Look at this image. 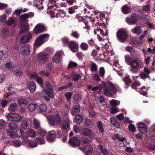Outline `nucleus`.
Here are the masks:
<instances>
[{"mask_svg": "<svg viewBox=\"0 0 155 155\" xmlns=\"http://www.w3.org/2000/svg\"><path fill=\"white\" fill-rule=\"evenodd\" d=\"M109 47L107 48V51H108L107 53V55H109L108 57H107L108 58L107 60V62L108 63L111 65L112 66L114 70L117 72L120 71L121 69V67L118 64L117 61H115L114 54L112 53V49L110 50L109 49Z\"/></svg>", "mask_w": 155, "mask_h": 155, "instance_id": "f257e3e1", "label": "nucleus"}, {"mask_svg": "<svg viewBox=\"0 0 155 155\" xmlns=\"http://www.w3.org/2000/svg\"><path fill=\"white\" fill-rule=\"evenodd\" d=\"M120 89L117 85L107 80V96L112 97L118 91L120 90Z\"/></svg>", "mask_w": 155, "mask_h": 155, "instance_id": "f03ea898", "label": "nucleus"}, {"mask_svg": "<svg viewBox=\"0 0 155 155\" xmlns=\"http://www.w3.org/2000/svg\"><path fill=\"white\" fill-rule=\"evenodd\" d=\"M49 38V35L48 34H43L38 37L34 43V49H36L47 41Z\"/></svg>", "mask_w": 155, "mask_h": 155, "instance_id": "7ed1b4c3", "label": "nucleus"}, {"mask_svg": "<svg viewBox=\"0 0 155 155\" xmlns=\"http://www.w3.org/2000/svg\"><path fill=\"white\" fill-rule=\"evenodd\" d=\"M130 66L131 72L133 73H136L138 72L140 69L143 67V64L138 58H135Z\"/></svg>", "mask_w": 155, "mask_h": 155, "instance_id": "20e7f679", "label": "nucleus"}, {"mask_svg": "<svg viewBox=\"0 0 155 155\" xmlns=\"http://www.w3.org/2000/svg\"><path fill=\"white\" fill-rule=\"evenodd\" d=\"M94 34L97 35L98 38L100 41H104L106 38H104V37L107 35V29L106 28L98 30L95 29L94 31Z\"/></svg>", "mask_w": 155, "mask_h": 155, "instance_id": "39448f33", "label": "nucleus"}, {"mask_svg": "<svg viewBox=\"0 0 155 155\" xmlns=\"http://www.w3.org/2000/svg\"><path fill=\"white\" fill-rule=\"evenodd\" d=\"M51 118L49 120V124L52 126H54L55 124L59 125L61 123V116L59 114H56L53 117H51Z\"/></svg>", "mask_w": 155, "mask_h": 155, "instance_id": "423d86ee", "label": "nucleus"}, {"mask_svg": "<svg viewBox=\"0 0 155 155\" xmlns=\"http://www.w3.org/2000/svg\"><path fill=\"white\" fill-rule=\"evenodd\" d=\"M117 37L120 42L124 43L125 42L128 36L126 32L124 30L122 29L117 31Z\"/></svg>", "mask_w": 155, "mask_h": 155, "instance_id": "0eeeda50", "label": "nucleus"}, {"mask_svg": "<svg viewBox=\"0 0 155 155\" xmlns=\"http://www.w3.org/2000/svg\"><path fill=\"white\" fill-rule=\"evenodd\" d=\"M45 85L46 87V90H44V92L51 98H53V91L52 86L51 84L48 82L47 81L45 83Z\"/></svg>", "mask_w": 155, "mask_h": 155, "instance_id": "6e6552de", "label": "nucleus"}, {"mask_svg": "<svg viewBox=\"0 0 155 155\" xmlns=\"http://www.w3.org/2000/svg\"><path fill=\"white\" fill-rule=\"evenodd\" d=\"M49 55L47 54L43 53H39L37 56V61L40 63H44L49 58Z\"/></svg>", "mask_w": 155, "mask_h": 155, "instance_id": "1a4fd4ad", "label": "nucleus"}, {"mask_svg": "<svg viewBox=\"0 0 155 155\" xmlns=\"http://www.w3.org/2000/svg\"><path fill=\"white\" fill-rule=\"evenodd\" d=\"M81 133L82 135L88 137L91 139H94L95 138L94 133L92 132L90 129L88 128H85L83 129Z\"/></svg>", "mask_w": 155, "mask_h": 155, "instance_id": "9d476101", "label": "nucleus"}, {"mask_svg": "<svg viewBox=\"0 0 155 155\" xmlns=\"http://www.w3.org/2000/svg\"><path fill=\"white\" fill-rule=\"evenodd\" d=\"M45 27L42 24H38L36 25L33 29V33L35 34H38V33L45 31Z\"/></svg>", "mask_w": 155, "mask_h": 155, "instance_id": "9b49d317", "label": "nucleus"}, {"mask_svg": "<svg viewBox=\"0 0 155 155\" xmlns=\"http://www.w3.org/2000/svg\"><path fill=\"white\" fill-rule=\"evenodd\" d=\"M21 53L22 55H28L30 53V46L25 44L21 49Z\"/></svg>", "mask_w": 155, "mask_h": 155, "instance_id": "f8f14e48", "label": "nucleus"}, {"mask_svg": "<svg viewBox=\"0 0 155 155\" xmlns=\"http://www.w3.org/2000/svg\"><path fill=\"white\" fill-rule=\"evenodd\" d=\"M68 47L73 52H76L78 51V45L73 41H71L68 42Z\"/></svg>", "mask_w": 155, "mask_h": 155, "instance_id": "ddd939ff", "label": "nucleus"}, {"mask_svg": "<svg viewBox=\"0 0 155 155\" xmlns=\"http://www.w3.org/2000/svg\"><path fill=\"white\" fill-rule=\"evenodd\" d=\"M69 142L70 144L73 147L79 146L81 143L80 139L75 137L71 138L69 140Z\"/></svg>", "mask_w": 155, "mask_h": 155, "instance_id": "4468645a", "label": "nucleus"}, {"mask_svg": "<svg viewBox=\"0 0 155 155\" xmlns=\"http://www.w3.org/2000/svg\"><path fill=\"white\" fill-rule=\"evenodd\" d=\"M79 149L83 151L86 155H89L93 151L92 146L90 145H87L84 147H79Z\"/></svg>", "mask_w": 155, "mask_h": 155, "instance_id": "2eb2a0df", "label": "nucleus"}, {"mask_svg": "<svg viewBox=\"0 0 155 155\" xmlns=\"http://www.w3.org/2000/svg\"><path fill=\"white\" fill-rule=\"evenodd\" d=\"M26 85L31 92L33 93L35 91L36 86L34 82L28 81L26 83Z\"/></svg>", "mask_w": 155, "mask_h": 155, "instance_id": "dca6fc26", "label": "nucleus"}, {"mask_svg": "<svg viewBox=\"0 0 155 155\" xmlns=\"http://www.w3.org/2000/svg\"><path fill=\"white\" fill-rule=\"evenodd\" d=\"M32 37V35L30 33H28L26 35L22 36L20 39V42L22 43L28 42Z\"/></svg>", "mask_w": 155, "mask_h": 155, "instance_id": "f3484780", "label": "nucleus"}, {"mask_svg": "<svg viewBox=\"0 0 155 155\" xmlns=\"http://www.w3.org/2000/svg\"><path fill=\"white\" fill-rule=\"evenodd\" d=\"M55 132L54 130L48 132L47 136V140L49 142H53L55 138Z\"/></svg>", "mask_w": 155, "mask_h": 155, "instance_id": "a211bd4d", "label": "nucleus"}, {"mask_svg": "<svg viewBox=\"0 0 155 155\" xmlns=\"http://www.w3.org/2000/svg\"><path fill=\"white\" fill-rule=\"evenodd\" d=\"M137 17L136 16H131L127 18L126 21L130 25L135 24L137 22Z\"/></svg>", "mask_w": 155, "mask_h": 155, "instance_id": "6ab92c4d", "label": "nucleus"}, {"mask_svg": "<svg viewBox=\"0 0 155 155\" xmlns=\"http://www.w3.org/2000/svg\"><path fill=\"white\" fill-rule=\"evenodd\" d=\"M69 120L67 119L62 123L61 129L62 130H68L70 129Z\"/></svg>", "mask_w": 155, "mask_h": 155, "instance_id": "aec40b11", "label": "nucleus"}, {"mask_svg": "<svg viewBox=\"0 0 155 155\" xmlns=\"http://www.w3.org/2000/svg\"><path fill=\"white\" fill-rule=\"evenodd\" d=\"M61 59V53L60 52H57L53 58V61L55 63H59Z\"/></svg>", "mask_w": 155, "mask_h": 155, "instance_id": "412c9836", "label": "nucleus"}, {"mask_svg": "<svg viewBox=\"0 0 155 155\" xmlns=\"http://www.w3.org/2000/svg\"><path fill=\"white\" fill-rule=\"evenodd\" d=\"M141 31V27L139 26H136L133 29L131 30L132 33L137 35L140 34Z\"/></svg>", "mask_w": 155, "mask_h": 155, "instance_id": "4be33fe9", "label": "nucleus"}, {"mask_svg": "<svg viewBox=\"0 0 155 155\" xmlns=\"http://www.w3.org/2000/svg\"><path fill=\"white\" fill-rule=\"evenodd\" d=\"M94 14L95 15H97L99 16L101 20L104 22V21H107V18L105 17V15L102 12H99L97 11H95L94 12Z\"/></svg>", "mask_w": 155, "mask_h": 155, "instance_id": "5701e85b", "label": "nucleus"}, {"mask_svg": "<svg viewBox=\"0 0 155 155\" xmlns=\"http://www.w3.org/2000/svg\"><path fill=\"white\" fill-rule=\"evenodd\" d=\"M83 121V117L80 114L77 115L74 117V121L78 124H80Z\"/></svg>", "mask_w": 155, "mask_h": 155, "instance_id": "b1692460", "label": "nucleus"}, {"mask_svg": "<svg viewBox=\"0 0 155 155\" xmlns=\"http://www.w3.org/2000/svg\"><path fill=\"white\" fill-rule=\"evenodd\" d=\"M80 108L78 105L74 106L71 111V113L74 115L78 113L80 111Z\"/></svg>", "mask_w": 155, "mask_h": 155, "instance_id": "393cba45", "label": "nucleus"}, {"mask_svg": "<svg viewBox=\"0 0 155 155\" xmlns=\"http://www.w3.org/2000/svg\"><path fill=\"white\" fill-rule=\"evenodd\" d=\"M125 61L128 65H131L134 61V58H133L130 56L125 55Z\"/></svg>", "mask_w": 155, "mask_h": 155, "instance_id": "a878e982", "label": "nucleus"}, {"mask_svg": "<svg viewBox=\"0 0 155 155\" xmlns=\"http://www.w3.org/2000/svg\"><path fill=\"white\" fill-rule=\"evenodd\" d=\"M113 139L114 140L118 139L121 142H123L126 140L125 137H122L121 136H119L118 134H115Z\"/></svg>", "mask_w": 155, "mask_h": 155, "instance_id": "bb28decb", "label": "nucleus"}, {"mask_svg": "<svg viewBox=\"0 0 155 155\" xmlns=\"http://www.w3.org/2000/svg\"><path fill=\"white\" fill-rule=\"evenodd\" d=\"M17 104L16 103L11 104L8 108V110L11 111H14L17 109Z\"/></svg>", "mask_w": 155, "mask_h": 155, "instance_id": "cd10ccee", "label": "nucleus"}, {"mask_svg": "<svg viewBox=\"0 0 155 155\" xmlns=\"http://www.w3.org/2000/svg\"><path fill=\"white\" fill-rule=\"evenodd\" d=\"M130 8L126 5H123L121 9L122 12L124 14H127L130 12Z\"/></svg>", "mask_w": 155, "mask_h": 155, "instance_id": "c85d7f7f", "label": "nucleus"}, {"mask_svg": "<svg viewBox=\"0 0 155 155\" xmlns=\"http://www.w3.org/2000/svg\"><path fill=\"white\" fill-rule=\"evenodd\" d=\"M12 142V145L15 147H20L21 145V141L18 140H14Z\"/></svg>", "mask_w": 155, "mask_h": 155, "instance_id": "c756f323", "label": "nucleus"}, {"mask_svg": "<svg viewBox=\"0 0 155 155\" xmlns=\"http://www.w3.org/2000/svg\"><path fill=\"white\" fill-rule=\"evenodd\" d=\"M58 10L56 9H54L50 11V14L51 16L53 18L54 17H58Z\"/></svg>", "mask_w": 155, "mask_h": 155, "instance_id": "7c9ffc66", "label": "nucleus"}, {"mask_svg": "<svg viewBox=\"0 0 155 155\" xmlns=\"http://www.w3.org/2000/svg\"><path fill=\"white\" fill-rule=\"evenodd\" d=\"M8 56V52L5 51H3L0 52V60H3L5 58Z\"/></svg>", "mask_w": 155, "mask_h": 155, "instance_id": "2f4dec72", "label": "nucleus"}, {"mask_svg": "<svg viewBox=\"0 0 155 155\" xmlns=\"http://www.w3.org/2000/svg\"><path fill=\"white\" fill-rule=\"evenodd\" d=\"M28 16L27 15V14H24L21 15L19 18V20L23 22H28Z\"/></svg>", "mask_w": 155, "mask_h": 155, "instance_id": "473e14b6", "label": "nucleus"}, {"mask_svg": "<svg viewBox=\"0 0 155 155\" xmlns=\"http://www.w3.org/2000/svg\"><path fill=\"white\" fill-rule=\"evenodd\" d=\"M18 103L20 106L23 105H27L28 104V101L24 98H20L18 100Z\"/></svg>", "mask_w": 155, "mask_h": 155, "instance_id": "72a5a7b5", "label": "nucleus"}, {"mask_svg": "<svg viewBox=\"0 0 155 155\" xmlns=\"http://www.w3.org/2000/svg\"><path fill=\"white\" fill-rule=\"evenodd\" d=\"M47 106L45 104H42L39 106V110L41 112H45L46 111Z\"/></svg>", "mask_w": 155, "mask_h": 155, "instance_id": "f704fd0d", "label": "nucleus"}, {"mask_svg": "<svg viewBox=\"0 0 155 155\" xmlns=\"http://www.w3.org/2000/svg\"><path fill=\"white\" fill-rule=\"evenodd\" d=\"M33 127L35 129H38L40 127V123L38 120L34 119L33 120Z\"/></svg>", "mask_w": 155, "mask_h": 155, "instance_id": "c9c22d12", "label": "nucleus"}, {"mask_svg": "<svg viewBox=\"0 0 155 155\" xmlns=\"http://www.w3.org/2000/svg\"><path fill=\"white\" fill-rule=\"evenodd\" d=\"M15 114L10 113L7 115V116L8 119L10 121H14L15 120Z\"/></svg>", "mask_w": 155, "mask_h": 155, "instance_id": "e433bc0d", "label": "nucleus"}, {"mask_svg": "<svg viewBox=\"0 0 155 155\" xmlns=\"http://www.w3.org/2000/svg\"><path fill=\"white\" fill-rule=\"evenodd\" d=\"M28 134L29 137L34 138L36 134L33 130L29 129L28 131Z\"/></svg>", "mask_w": 155, "mask_h": 155, "instance_id": "4c0bfd02", "label": "nucleus"}, {"mask_svg": "<svg viewBox=\"0 0 155 155\" xmlns=\"http://www.w3.org/2000/svg\"><path fill=\"white\" fill-rule=\"evenodd\" d=\"M8 127L10 129L15 130L17 128L18 126L16 123L13 122H11L9 124Z\"/></svg>", "mask_w": 155, "mask_h": 155, "instance_id": "58836bf2", "label": "nucleus"}, {"mask_svg": "<svg viewBox=\"0 0 155 155\" xmlns=\"http://www.w3.org/2000/svg\"><path fill=\"white\" fill-rule=\"evenodd\" d=\"M71 36L75 38L78 39L80 37V35L77 31H72L71 34Z\"/></svg>", "mask_w": 155, "mask_h": 155, "instance_id": "ea45409f", "label": "nucleus"}, {"mask_svg": "<svg viewBox=\"0 0 155 155\" xmlns=\"http://www.w3.org/2000/svg\"><path fill=\"white\" fill-rule=\"evenodd\" d=\"M97 66L95 63L92 62L90 70L91 71H96L97 70Z\"/></svg>", "mask_w": 155, "mask_h": 155, "instance_id": "a19ab883", "label": "nucleus"}, {"mask_svg": "<svg viewBox=\"0 0 155 155\" xmlns=\"http://www.w3.org/2000/svg\"><path fill=\"white\" fill-rule=\"evenodd\" d=\"M22 130L20 129H17L15 132L16 137L17 138H19L21 137L22 136Z\"/></svg>", "mask_w": 155, "mask_h": 155, "instance_id": "79ce46f5", "label": "nucleus"}, {"mask_svg": "<svg viewBox=\"0 0 155 155\" xmlns=\"http://www.w3.org/2000/svg\"><path fill=\"white\" fill-rule=\"evenodd\" d=\"M98 147L100 150L101 153L103 154L104 155H107V149L106 148H104L103 146L101 145H99Z\"/></svg>", "mask_w": 155, "mask_h": 155, "instance_id": "37998d69", "label": "nucleus"}, {"mask_svg": "<svg viewBox=\"0 0 155 155\" xmlns=\"http://www.w3.org/2000/svg\"><path fill=\"white\" fill-rule=\"evenodd\" d=\"M37 105L36 104H30L28 106V110L30 111H34L36 108V107Z\"/></svg>", "mask_w": 155, "mask_h": 155, "instance_id": "c03bdc74", "label": "nucleus"}, {"mask_svg": "<svg viewBox=\"0 0 155 155\" xmlns=\"http://www.w3.org/2000/svg\"><path fill=\"white\" fill-rule=\"evenodd\" d=\"M28 144L30 146L32 147H35L38 145L36 141H34L32 140H29L28 142Z\"/></svg>", "mask_w": 155, "mask_h": 155, "instance_id": "a18cd8bd", "label": "nucleus"}, {"mask_svg": "<svg viewBox=\"0 0 155 155\" xmlns=\"http://www.w3.org/2000/svg\"><path fill=\"white\" fill-rule=\"evenodd\" d=\"M15 22V20L14 18L12 17H10L7 21V24L9 26H10L13 24Z\"/></svg>", "mask_w": 155, "mask_h": 155, "instance_id": "49530a36", "label": "nucleus"}, {"mask_svg": "<svg viewBox=\"0 0 155 155\" xmlns=\"http://www.w3.org/2000/svg\"><path fill=\"white\" fill-rule=\"evenodd\" d=\"M80 46L82 50L84 51L87 50L88 48V45L84 42L82 43L81 44Z\"/></svg>", "mask_w": 155, "mask_h": 155, "instance_id": "de8ad7c7", "label": "nucleus"}, {"mask_svg": "<svg viewBox=\"0 0 155 155\" xmlns=\"http://www.w3.org/2000/svg\"><path fill=\"white\" fill-rule=\"evenodd\" d=\"M150 9V6L149 4L144 5L142 7V10L146 12L149 11Z\"/></svg>", "mask_w": 155, "mask_h": 155, "instance_id": "09e8293b", "label": "nucleus"}, {"mask_svg": "<svg viewBox=\"0 0 155 155\" xmlns=\"http://www.w3.org/2000/svg\"><path fill=\"white\" fill-rule=\"evenodd\" d=\"M6 123L3 119L0 120V128L4 129L6 126Z\"/></svg>", "mask_w": 155, "mask_h": 155, "instance_id": "8fccbe9b", "label": "nucleus"}, {"mask_svg": "<svg viewBox=\"0 0 155 155\" xmlns=\"http://www.w3.org/2000/svg\"><path fill=\"white\" fill-rule=\"evenodd\" d=\"M29 29V27L28 26L26 25H23L22 26L21 28V31L23 32H27Z\"/></svg>", "mask_w": 155, "mask_h": 155, "instance_id": "3c124183", "label": "nucleus"}, {"mask_svg": "<svg viewBox=\"0 0 155 155\" xmlns=\"http://www.w3.org/2000/svg\"><path fill=\"white\" fill-rule=\"evenodd\" d=\"M22 119V118L20 115L17 113L15 114L14 121L17 122H20L21 120Z\"/></svg>", "mask_w": 155, "mask_h": 155, "instance_id": "603ef678", "label": "nucleus"}, {"mask_svg": "<svg viewBox=\"0 0 155 155\" xmlns=\"http://www.w3.org/2000/svg\"><path fill=\"white\" fill-rule=\"evenodd\" d=\"M93 78L96 82H99L101 81L99 75L97 74H93Z\"/></svg>", "mask_w": 155, "mask_h": 155, "instance_id": "864d4df0", "label": "nucleus"}, {"mask_svg": "<svg viewBox=\"0 0 155 155\" xmlns=\"http://www.w3.org/2000/svg\"><path fill=\"white\" fill-rule=\"evenodd\" d=\"M82 142L83 143L89 144L91 142V141L88 138L83 137L81 139Z\"/></svg>", "mask_w": 155, "mask_h": 155, "instance_id": "5fc2aeb1", "label": "nucleus"}, {"mask_svg": "<svg viewBox=\"0 0 155 155\" xmlns=\"http://www.w3.org/2000/svg\"><path fill=\"white\" fill-rule=\"evenodd\" d=\"M84 13L87 16H89L93 14V13H94L95 11H90V10H87L86 8H85L84 10Z\"/></svg>", "mask_w": 155, "mask_h": 155, "instance_id": "6e6d98bb", "label": "nucleus"}, {"mask_svg": "<svg viewBox=\"0 0 155 155\" xmlns=\"http://www.w3.org/2000/svg\"><path fill=\"white\" fill-rule=\"evenodd\" d=\"M97 125L98 127L99 130L101 133L104 132V129L103 127L102 124V122L100 121H98L97 122Z\"/></svg>", "mask_w": 155, "mask_h": 155, "instance_id": "4d7b16f0", "label": "nucleus"}, {"mask_svg": "<svg viewBox=\"0 0 155 155\" xmlns=\"http://www.w3.org/2000/svg\"><path fill=\"white\" fill-rule=\"evenodd\" d=\"M39 74L41 76H43L48 77L50 75L49 72L45 71H43L40 72L39 73Z\"/></svg>", "mask_w": 155, "mask_h": 155, "instance_id": "13d9d810", "label": "nucleus"}, {"mask_svg": "<svg viewBox=\"0 0 155 155\" xmlns=\"http://www.w3.org/2000/svg\"><path fill=\"white\" fill-rule=\"evenodd\" d=\"M7 133L8 135H9L10 137L12 138H14L16 137L15 132L14 131H11L7 130Z\"/></svg>", "mask_w": 155, "mask_h": 155, "instance_id": "bf43d9fd", "label": "nucleus"}, {"mask_svg": "<svg viewBox=\"0 0 155 155\" xmlns=\"http://www.w3.org/2000/svg\"><path fill=\"white\" fill-rule=\"evenodd\" d=\"M73 129L74 132L76 133H78L80 131V127L77 125H74V126Z\"/></svg>", "mask_w": 155, "mask_h": 155, "instance_id": "052dcab7", "label": "nucleus"}, {"mask_svg": "<svg viewBox=\"0 0 155 155\" xmlns=\"http://www.w3.org/2000/svg\"><path fill=\"white\" fill-rule=\"evenodd\" d=\"M36 142H38L40 144H42L45 143V140L44 138H41L40 137H36L35 138Z\"/></svg>", "mask_w": 155, "mask_h": 155, "instance_id": "680f3d73", "label": "nucleus"}, {"mask_svg": "<svg viewBox=\"0 0 155 155\" xmlns=\"http://www.w3.org/2000/svg\"><path fill=\"white\" fill-rule=\"evenodd\" d=\"M20 68L19 66L17 65H14L13 66L12 69V72L13 74H15L16 72L20 70Z\"/></svg>", "mask_w": 155, "mask_h": 155, "instance_id": "e2e57ef3", "label": "nucleus"}, {"mask_svg": "<svg viewBox=\"0 0 155 155\" xmlns=\"http://www.w3.org/2000/svg\"><path fill=\"white\" fill-rule=\"evenodd\" d=\"M36 81L40 85V86L41 87H43V80L42 78L39 77H38L36 78Z\"/></svg>", "mask_w": 155, "mask_h": 155, "instance_id": "0e129e2a", "label": "nucleus"}, {"mask_svg": "<svg viewBox=\"0 0 155 155\" xmlns=\"http://www.w3.org/2000/svg\"><path fill=\"white\" fill-rule=\"evenodd\" d=\"M105 73V69L103 67H101L99 69V73L101 77H103Z\"/></svg>", "mask_w": 155, "mask_h": 155, "instance_id": "69168bd1", "label": "nucleus"}, {"mask_svg": "<svg viewBox=\"0 0 155 155\" xmlns=\"http://www.w3.org/2000/svg\"><path fill=\"white\" fill-rule=\"evenodd\" d=\"M21 125L22 128L26 129L28 126L26 120H23L21 122Z\"/></svg>", "mask_w": 155, "mask_h": 155, "instance_id": "338daca9", "label": "nucleus"}, {"mask_svg": "<svg viewBox=\"0 0 155 155\" xmlns=\"http://www.w3.org/2000/svg\"><path fill=\"white\" fill-rule=\"evenodd\" d=\"M62 43L64 46H67L68 45L69 41V39L67 37H64L61 39Z\"/></svg>", "mask_w": 155, "mask_h": 155, "instance_id": "774afa93", "label": "nucleus"}]
</instances>
